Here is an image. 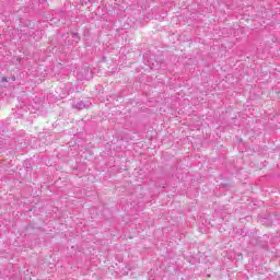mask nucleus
I'll list each match as a JSON object with an SVG mask.
<instances>
[{
	"label": "nucleus",
	"mask_w": 280,
	"mask_h": 280,
	"mask_svg": "<svg viewBox=\"0 0 280 280\" xmlns=\"http://www.w3.org/2000/svg\"><path fill=\"white\" fill-rule=\"evenodd\" d=\"M72 107L77 108L78 110H82L83 108H86V105L82 101H79L77 104L72 105Z\"/></svg>",
	"instance_id": "obj_1"
},
{
	"label": "nucleus",
	"mask_w": 280,
	"mask_h": 280,
	"mask_svg": "<svg viewBox=\"0 0 280 280\" xmlns=\"http://www.w3.org/2000/svg\"><path fill=\"white\" fill-rule=\"evenodd\" d=\"M84 72H85V75L83 77L79 75L80 80H91V77H89V70H84Z\"/></svg>",
	"instance_id": "obj_2"
},
{
	"label": "nucleus",
	"mask_w": 280,
	"mask_h": 280,
	"mask_svg": "<svg viewBox=\"0 0 280 280\" xmlns=\"http://www.w3.org/2000/svg\"><path fill=\"white\" fill-rule=\"evenodd\" d=\"M2 82H8V79L7 78H2Z\"/></svg>",
	"instance_id": "obj_3"
}]
</instances>
